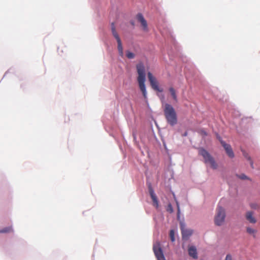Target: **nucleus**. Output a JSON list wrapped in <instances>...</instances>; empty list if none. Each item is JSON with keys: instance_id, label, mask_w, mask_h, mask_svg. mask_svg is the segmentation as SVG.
<instances>
[{"instance_id": "f257e3e1", "label": "nucleus", "mask_w": 260, "mask_h": 260, "mask_svg": "<svg viewBox=\"0 0 260 260\" xmlns=\"http://www.w3.org/2000/svg\"><path fill=\"white\" fill-rule=\"evenodd\" d=\"M136 67L137 73L138 74L137 80L139 83V87L141 91L142 92L144 98H146L147 92L145 84V82L146 80L145 67L143 63L142 62L139 63L137 65Z\"/></svg>"}, {"instance_id": "f03ea898", "label": "nucleus", "mask_w": 260, "mask_h": 260, "mask_svg": "<svg viewBox=\"0 0 260 260\" xmlns=\"http://www.w3.org/2000/svg\"><path fill=\"white\" fill-rule=\"evenodd\" d=\"M164 115L167 122L171 126H174L177 123V116L176 111L173 106L169 104L164 105Z\"/></svg>"}, {"instance_id": "7ed1b4c3", "label": "nucleus", "mask_w": 260, "mask_h": 260, "mask_svg": "<svg viewBox=\"0 0 260 260\" xmlns=\"http://www.w3.org/2000/svg\"><path fill=\"white\" fill-rule=\"evenodd\" d=\"M199 153L203 156L205 164H210L213 169H216L217 168V164L216 163L214 158L207 150L203 148H200L199 149Z\"/></svg>"}, {"instance_id": "20e7f679", "label": "nucleus", "mask_w": 260, "mask_h": 260, "mask_svg": "<svg viewBox=\"0 0 260 260\" xmlns=\"http://www.w3.org/2000/svg\"><path fill=\"white\" fill-rule=\"evenodd\" d=\"M226 214L224 209L221 206H218L214 216V223L217 226H221L225 221Z\"/></svg>"}, {"instance_id": "39448f33", "label": "nucleus", "mask_w": 260, "mask_h": 260, "mask_svg": "<svg viewBox=\"0 0 260 260\" xmlns=\"http://www.w3.org/2000/svg\"><path fill=\"white\" fill-rule=\"evenodd\" d=\"M147 75L151 87L155 91L162 92L163 91V89L159 87L158 82L156 79L150 72H148Z\"/></svg>"}, {"instance_id": "423d86ee", "label": "nucleus", "mask_w": 260, "mask_h": 260, "mask_svg": "<svg viewBox=\"0 0 260 260\" xmlns=\"http://www.w3.org/2000/svg\"><path fill=\"white\" fill-rule=\"evenodd\" d=\"M153 250L157 260H166L159 243L153 245Z\"/></svg>"}, {"instance_id": "0eeeda50", "label": "nucleus", "mask_w": 260, "mask_h": 260, "mask_svg": "<svg viewBox=\"0 0 260 260\" xmlns=\"http://www.w3.org/2000/svg\"><path fill=\"white\" fill-rule=\"evenodd\" d=\"M217 137L220 141L222 146L224 148L228 156L231 158H233L235 155L231 146L229 144H228L225 142L223 141L219 136L217 135Z\"/></svg>"}, {"instance_id": "6e6552de", "label": "nucleus", "mask_w": 260, "mask_h": 260, "mask_svg": "<svg viewBox=\"0 0 260 260\" xmlns=\"http://www.w3.org/2000/svg\"><path fill=\"white\" fill-rule=\"evenodd\" d=\"M136 18L137 20L141 23L143 30L145 32H148L149 29L148 28L147 22L144 18L143 15L141 13L138 14L136 16Z\"/></svg>"}, {"instance_id": "1a4fd4ad", "label": "nucleus", "mask_w": 260, "mask_h": 260, "mask_svg": "<svg viewBox=\"0 0 260 260\" xmlns=\"http://www.w3.org/2000/svg\"><path fill=\"white\" fill-rule=\"evenodd\" d=\"M245 218L250 223L254 224L256 222V219L254 216V213L252 211H248L246 213Z\"/></svg>"}, {"instance_id": "9d476101", "label": "nucleus", "mask_w": 260, "mask_h": 260, "mask_svg": "<svg viewBox=\"0 0 260 260\" xmlns=\"http://www.w3.org/2000/svg\"><path fill=\"white\" fill-rule=\"evenodd\" d=\"M149 193L151 196V198L153 201V204L156 208L158 207V201L157 198V197L155 194L154 191L152 188L149 189Z\"/></svg>"}, {"instance_id": "9b49d317", "label": "nucleus", "mask_w": 260, "mask_h": 260, "mask_svg": "<svg viewBox=\"0 0 260 260\" xmlns=\"http://www.w3.org/2000/svg\"><path fill=\"white\" fill-rule=\"evenodd\" d=\"M188 254L192 258L196 259L198 258L197 252L196 248L191 246L188 248Z\"/></svg>"}, {"instance_id": "f8f14e48", "label": "nucleus", "mask_w": 260, "mask_h": 260, "mask_svg": "<svg viewBox=\"0 0 260 260\" xmlns=\"http://www.w3.org/2000/svg\"><path fill=\"white\" fill-rule=\"evenodd\" d=\"M170 93L175 103L178 102L177 91L173 87H170L169 88Z\"/></svg>"}, {"instance_id": "ddd939ff", "label": "nucleus", "mask_w": 260, "mask_h": 260, "mask_svg": "<svg viewBox=\"0 0 260 260\" xmlns=\"http://www.w3.org/2000/svg\"><path fill=\"white\" fill-rule=\"evenodd\" d=\"M111 30L113 36L116 39V41L120 40V38L116 31L115 25L114 23H112L111 24Z\"/></svg>"}, {"instance_id": "4468645a", "label": "nucleus", "mask_w": 260, "mask_h": 260, "mask_svg": "<svg viewBox=\"0 0 260 260\" xmlns=\"http://www.w3.org/2000/svg\"><path fill=\"white\" fill-rule=\"evenodd\" d=\"M246 232L248 234L252 235L253 238L256 237V234L257 233V231L255 229L248 226L246 228Z\"/></svg>"}, {"instance_id": "2eb2a0df", "label": "nucleus", "mask_w": 260, "mask_h": 260, "mask_svg": "<svg viewBox=\"0 0 260 260\" xmlns=\"http://www.w3.org/2000/svg\"><path fill=\"white\" fill-rule=\"evenodd\" d=\"M117 44H118L117 48H118V50L119 52V54L121 56H123V47H122L121 40H117Z\"/></svg>"}, {"instance_id": "dca6fc26", "label": "nucleus", "mask_w": 260, "mask_h": 260, "mask_svg": "<svg viewBox=\"0 0 260 260\" xmlns=\"http://www.w3.org/2000/svg\"><path fill=\"white\" fill-rule=\"evenodd\" d=\"M192 234V231L190 230H182V238L187 239Z\"/></svg>"}, {"instance_id": "f3484780", "label": "nucleus", "mask_w": 260, "mask_h": 260, "mask_svg": "<svg viewBox=\"0 0 260 260\" xmlns=\"http://www.w3.org/2000/svg\"><path fill=\"white\" fill-rule=\"evenodd\" d=\"M242 151L244 156L250 161L251 168H253V162L251 160V157L249 156L248 154L245 151L242 150Z\"/></svg>"}, {"instance_id": "a211bd4d", "label": "nucleus", "mask_w": 260, "mask_h": 260, "mask_svg": "<svg viewBox=\"0 0 260 260\" xmlns=\"http://www.w3.org/2000/svg\"><path fill=\"white\" fill-rule=\"evenodd\" d=\"M13 230L12 226H8L0 230V233H8L13 232Z\"/></svg>"}, {"instance_id": "6ab92c4d", "label": "nucleus", "mask_w": 260, "mask_h": 260, "mask_svg": "<svg viewBox=\"0 0 260 260\" xmlns=\"http://www.w3.org/2000/svg\"><path fill=\"white\" fill-rule=\"evenodd\" d=\"M170 237L171 238V240L172 242H174L175 240V233L174 231L173 230H171L170 232Z\"/></svg>"}, {"instance_id": "aec40b11", "label": "nucleus", "mask_w": 260, "mask_h": 260, "mask_svg": "<svg viewBox=\"0 0 260 260\" xmlns=\"http://www.w3.org/2000/svg\"><path fill=\"white\" fill-rule=\"evenodd\" d=\"M126 57L129 59H132L135 57V54L131 52L127 51L126 52Z\"/></svg>"}, {"instance_id": "412c9836", "label": "nucleus", "mask_w": 260, "mask_h": 260, "mask_svg": "<svg viewBox=\"0 0 260 260\" xmlns=\"http://www.w3.org/2000/svg\"><path fill=\"white\" fill-rule=\"evenodd\" d=\"M237 176L242 180L249 179V178L244 174H242L241 175H237Z\"/></svg>"}, {"instance_id": "4be33fe9", "label": "nucleus", "mask_w": 260, "mask_h": 260, "mask_svg": "<svg viewBox=\"0 0 260 260\" xmlns=\"http://www.w3.org/2000/svg\"><path fill=\"white\" fill-rule=\"evenodd\" d=\"M167 211L171 213L173 212V209L171 204H168L167 207Z\"/></svg>"}, {"instance_id": "5701e85b", "label": "nucleus", "mask_w": 260, "mask_h": 260, "mask_svg": "<svg viewBox=\"0 0 260 260\" xmlns=\"http://www.w3.org/2000/svg\"><path fill=\"white\" fill-rule=\"evenodd\" d=\"M199 133L201 134V135H202V136H207V132L204 130V129H201L199 131Z\"/></svg>"}, {"instance_id": "b1692460", "label": "nucleus", "mask_w": 260, "mask_h": 260, "mask_svg": "<svg viewBox=\"0 0 260 260\" xmlns=\"http://www.w3.org/2000/svg\"><path fill=\"white\" fill-rule=\"evenodd\" d=\"M225 260H232V256L230 254H227Z\"/></svg>"}, {"instance_id": "393cba45", "label": "nucleus", "mask_w": 260, "mask_h": 260, "mask_svg": "<svg viewBox=\"0 0 260 260\" xmlns=\"http://www.w3.org/2000/svg\"><path fill=\"white\" fill-rule=\"evenodd\" d=\"M177 206H178V212H179V207L178 203H177Z\"/></svg>"}]
</instances>
